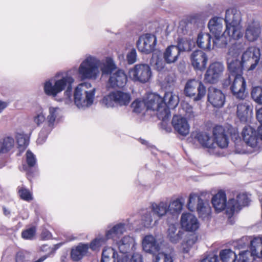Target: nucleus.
Masks as SVG:
<instances>
[{"label":"nucleus","mask_w":262,"mask_h":262,"mask_svg":"<svg viewBox=\"0 0 262 262\" xmlns=\"http://www.w3.org/2000/svg\"><path fill=\"white\" fill-rule=\"evenodd\" d=\"M153 213L150 210H146L143 211L142 215V223L143 226L146 228L151 227L154 220L155 223H156V220L153 216Z\"/></svg>","instance_id":"nucleus-43"},{"label":"nucleus","mask_w":262,"mask_h":262,"mask_svg":"<svg viewBox=\"0 0 262 262\" xmlns=\"http://www.w3.org/2000/svg\"><path fill=\"white\" fill-rule=\"evenodd\" d=\"M208 27L214 37L213 46L219 48L227 43L226 36L228 34H225V31L223 32V19L222 17L215 16L210 19L208 24Z\"/></svg>","instance_id":"nucleus-9"},{"label":"nucleus","mask_w":262,"mask_h":262,"mask_svg":"<svg viewBox=\"0 0 262 262\" xmlns=\"http://www.w3.org/2000/svg\"><path fill=\"white\" fill-rule=\"evenodd\" d=\"M150 210L153 214H156L159 217H162L169 212L168 203L166 202H160L158 204L152 203Z\"/></svg>","instance_id":"nucleus-38"},{"label":"nucleus","mask_w":262,"mask_h":262,"mask_svg":"<svg viewBox=\"0 0 262 262\" xmlns=\"http://www.w3.org/2000/svg\"><path fill=\"white\" fill-rule=\"evenodd\" d=\"M261 31V26L259 22H248L246 25L245 37L250 41H255L259 37Z\"/></svg>","instance_id":"nucleus-25"},{"label":"nucleus","mask_w":262,"mask_h":262,"mask_svg":"<svg viewBox=\"0 0 262 262\" xmlns=\"http://www.w3.org/2000/svg\"><path fill=\"white\" fill-rule=\"evenodd\" d=\"M183 234L184 232L178 227V225L171 224L169 226L167 236L171 243H178L182 239Z\"/></svg>","instance_id":"nucleus-32"},{"label":"nucleus","mask_w":262,"mask_h":262,"mask_svg":"<svg viewBox=\"0 0 262 262\" xmlns=\"http://www.w3.org/2000/svg\"><path fill=\"white\" fill-rule=\"evenodd\" d=\"M181 225L184 230L193 232L199 227V223L196 217L190 213H183L181 217Z\"/></svg>","instance_id":"nucleus-23"},{"label":"nucleus","mask_w":262,"mask_h":262,"mask_svg":"<svg viewBox=\"0 0 262 262\" xmlns=\"http://www.w3.org/2000/svg\"><path fill=\"white\" fill-rule=\"evenodd\" d=\"M130 101L131 96L129 93L116 90L105 95L101 102L103 106L107 108H113L117 106H126Z\"/></svg>","instance_id":"nucleus-8"},{"label":"nucleus","mask_w":262,"mask_h":262,"mask_svg":"<svg viewBox=\"0 0 262 262\" xmlns=\"http://www.w3.org/2000/svg\"><path fill=\"white\" fill-rule=\"evenodd\" d=\"M190 60L194 70L202 71L206 68L208 58L203 51L197 50L191 53Z\"/></svg>","instance_id":"nucleus-21"},{"label":"nucleus","mask_w":262,"mask_h":262,"mask_svg":"<svg viewBox=\"0 0 262 262\" xmlns=\"http://www.w3.org/2000/svg\"><path fill=\"white\" fill-rule=\"evenodd\" d=\"M101 262H129L128 257L126 256L121 257L117 256V258H111V259L101 258Z\"/></svg>","instance_id":"nucleus-58"},{"label":"nucleus","mask_w":262,"mask_h":262,"mask_svg":"<svg viewBox=\"0 0 262 262\" xmlns=\"http://www.w3.org/2000/svg\"><path fill=\"white\" fill-rule=\"evenodd\" d=\"M59 108L52 106L49 107L47 122L45 123L39 134V137L37 140L38 143L42 144L45 141L48 134L53 128L56 119L59 116Z\"/></svg>","instance_id":"nucleus-14"},{"label":"nucleus","mask_w":262,"mask_h":262,"mask_svg":"<svg viewBox=\"0 0 262 262\" xmlns=\"http://www.w3.org/2000/svg\"><path fill=\"white\" fill-rule=\"evenodd\" d=\"M211 203L217 212H220L226 209V212L230 215L233 214L228 206V202H227L226 195L224 191H219L214 195L211 199Z\"/></svg>","instance_id":"nucleus-19"},{"label":"nucleus","mask_w":262,"mask_h":262,"mask_svg":"<svg viewBox=\"0 0 262 262\" xmlns=\"http://www.w3.org/2000/svg\"><path fill=\"white\" fill-rule=\"evenodd\" d=\"M183 204L182 198H178L168 204V211L172 214H179L182 210Z\"/></svg>","instance_id":"nucleus-41"},{"label":"nucleus","mask_w":262,"mask_h":262,"mask_svg":"<svg viewBox=\"0 0 262 262\" xmlns=\"http://www.w3.org/2000/svg\"><path fill=\"white\" fill-rule=\"evenodd\" d=\"M133 111L136 113H141L146 108V100L141 101L135 100L131 104Z\"/></svg>","instance_id":"nucleus-45"},{"label":"nucleus","mask_w":262,"mask_h":262,"mask_svg":"<svg viewBox=\"0 0 262 262\" xmlns=\"http://www.w3.org/2000/svg\"><path fill=\"white\" fill-rule=\"evenodd\" d=\"M95 89L92 88L90 83L85 82L80 83L75 88L74 92V102L75 105L81 110H84L90 107L95 99Z\"/></svg>","instance_id":"nucleus-2"},{"label":"nucleus","mask_w":262,"mask_h":262,"mask_svg":"<svg viewBox=\"0 0 262 262\" xmlns=\"http://www.w3.org/2000/svg\"><path fill=\"white\" fill-rule=\"evenodd\" d=\"M260 49L256 47H250L242 54L241 60L245 70L253 71L257 66L260 57Z\"/></svg>","instance_id":"nucleus-12"},{"label":"nucleus","mask_w":262,"mask_h":262,"mask_svg":"<svg viewBox=\"0 0 262 262\" xmlns=\"http://www.w3.org/2000/svg\"><path fill=\"white\" fill-rule=\"evenodd\" d=\"M180 52L176 46H170L167 47L164 52L163 58L167 63L175 62L178 58Z\"/></svg>","instance_id":"nucleus-34"},{"label":"nucleus","mask_w":262,"mask_h":262,"mask_svg":"<svg viewBox=\"0 0 262 262\" xmlns=\"http://www.w3.org/2000/svg\"><path fill=\"white\" fill-rule=\"evenodd\" d=\"M236 114L242 122L247 121L252 112V106L247 101H242L237 104Z\"/></svg>","instance_id":"nucleus-30"},{"label":"nucleus","mask_w":262,"mask_h":262,"mask_svg":"<svg viewBox=\"0 0 262 262\" xmlns=\"http://www.w3.org/2000/svg\"><path fill=\"white\" fill-rule=\"evenodd\" d=\"M233 81L230 89L233 95L237 99H244L246 97L245 93L246 81L242 75H233L228 76V78L223 82V85L225 87L228 86L232 81Z\"/></svg>","instance_id":"nucleus-11"},{"label":"nucleus","mask_w":262,"mask_h":262,"mask_svg":"<svg viewBox=\"0 0 262 262\" xmlns=\"http://www.w3.org/2000/svg\"><path fill=\"white\" fill-rule=\"evenodd\" d=\"M128 76L135 82L146 83L151 76V71L147 64H137L128 71Z\"/></svg>","instance_id":"nucleus-13"},{"label":"nucleus","mask_w":262,"mask_h":262,"mask_svg":"<svg viewBox=\"0 0 262 262\" xmlns=\"http://www.w3.org/2000/svg\"><path fill=\"white\" fill-rule=\"evenodd\" d=\"M115 244L121 254L119 256L123 257L127 255L126 253L132 249L135 245L134 238L128 235L124 236L119 241H116Z\"/></svg>","instance_id":"nucleus-26"},{"label":"nucleus","mask_w":262,"mask_h":262,"mask_svg":"<svg viewBox=\"0 0 262 262\" xmlns=\"http://www.w3.org/2000/svg\"><path fill=\"white\" fill-rule=\"evenodd\" d=\"M244 48L245 43L239 42H236L229 47L226 56L228 68L231 73L229 76L242 75L243 70L245 69L242 61L238 59L239 55Z\"/></svg>","instance_id":"nucleus-4"},{"label":"nucleus","mask_w":262,"mask_h":262,"mask_svg":"<svg viewBox=\"0 0 262 262\" xmlns=\"http://www.w3.org/2000/svg\"><path fill=\"white\" fill-rule=\"evenodd\" d=\"M163 98V103L165 104V107L173 108L179 103V99L177 95L172 92H167L165 93Z\"/></svg>","instance_id":"nucleus-37"},{"label":"nucleus","mask_w":262,"mask_h":262,"mask_svg":"<svg viewBox=\"0 0 262 262\" xmlns=\"http://www.w3.org/2000/svg\"><path fill=\"white\" fill-rule=\"evenodd\" d=\"M118 255L115 252V250L111 247H105L102 251L101 258L111 259V258H117Z\"/></svg>","instance_id":"nucleus-51"},{"label":"nucleus","mask_w":262,"mask_h":262,"mask_svg":"<svg viewBox=\"0 0 262 262\" xmlns=\"http://www.w3.org/2000/svg\"><path fill=\"white\" fill-rule=\"evenodd\" d=\"M185 24V22L184 21H182L180 24V26L179 27L180 29H181L184 33H186L187 32V29L186 28H183V25Z\"/></svg>","instance_id":"nucleus-64"},{"label":"nucleus","mask_w":262,"mask_h":262,"mask_svg":"<svg viewBox=\"0 0 262 262\" xmlns=\"http://www.w3.org/2000/svg\"><path fill=\"white\" fill-rule=\"evenodd\" d=\"M203 193L201 195L191 193L189 196L187 203L188 208L191 211L195 209L200 217L204 220H208L211 215V208L207 200L202 198Z\"/></svg>","instance_id":"nucleus-6"},{"label":"nucleus","mask_w":262,"mask_h":262,"mask_svg":"<svg viewBox=\"0 0 262 262\" xmlns=\"http://www.w3.org/2000/svg\"><path fill=\"white\" fill-rule=\"evenodd\" d=\"M45 121V116L41 110L39 111L33 117V122L37 125L39 126Z\"/></svg>","instance_id":"nucleus-56"},{"label":"nucleus","mask_w":262,"mask_h":262,"mask_svg":"<svg viewBox=\"0 0 262 262\" xmlns=\"http://www.w3.org/2000/svg\"><path fill=\"white\" fill-rule=\"evenodd\" d=\"M108 239L105 234H99L89 244V248L93 251H99L100 248L106 244Z\"/></svg>","instance_id":"nucleus-39"},{"label":"nucleus","mask_w":262,"mask_h":262,"mask_svg":"<svg viewBox=\"0 0 262 262\" xmlns=\"http://www.w3.org/2000/svg\"><path fill=\"white\" fill-rule=\"evenodd\" d=\"M18 148L19 150H24L28 145L29 140L26 135L17 134L16 136Z\"/></svg>","instance_id":"nucleus-48"},{"label":"nucleus","mask_w":262,"mask_h":262,"mask_svg":"<svg viewBox=\"0 0 262 262\" xmlns=\"http://www.w3.org/2000/svg\"><path fill=\"white\" fill-rule=\"evenodd\" d=\"M243 140L246 144L253 149L249 150L248 152H253L258 149L257 146V138L256 130L250 126H246L243 130Z\"/></svg>","instance_id":"nucleus-20"},{"label":"nucleus","mask_w":262,"mask_h":262,"mask_svg":"<svg viewBox=\"0 0 262 262\" xmlns=\"http://www.w3.org/2000/svg\"><path fill=\"white\" fill-rule=\"evenodd\" d=\"M36 234V229L32 227L24 230L21 233V237L25 239H33Z\"/></svg>","instance_id":"nucleus-52"},{"label":"nucleus","mask_w":262,"mask_h":262,"mask_svg":"<svg viewBox=\"0 0 262 262\" xmlns=\"http://www.w3.org/2000/svg\"><path fill=\"white\" fill-rule=\"evenodd\" d=\"M30 259V255L27 251H19L15 256V262H28Z\"/></svg>","instance_id":"nucleus-49"},{"label":"nucleus","mask_w":262,"mask_h":262,"mask_svg":"<svg viewBox=\"0 0 262 262\" xmlns=\"http://www.w3.org/2000/svg\"><path fill=\"white\" fill-rule=\"evenodd\" d=\"M156 44V36L150 34L142 35L137 43L139 51L145 54H149L154 51Z\"/></svg>","instance_id":"nucleus-18"},{"label":"nucleus","mask_w":262,"mask_h":262,"mask_svg":"<svg viewBox=\"0 0 262 262\" xmlns=\"http://www.w3.org/2000/svg\"><path fill=\"white\" fill-rule=\"evenodd\" d=\"M201 262H220L218 257L214 254H210L203 258Z\"/></svg>","instance_id":"nucleus-60"},{"label":"nucleus","mask_w":262,"mask_h":262,"mask_svg":"<svg viewBox=\"0 0 262 262\" xmlns=\"http://www.w3.org/2000/svg\"><path fill=\"white\" fill-rule=\"evenodd\" d=\"M152 262H173L171 255L164 250L156 254Z\"/></svg>","instance_id":"nucleus-46"},{"label":"nucleus","mask_w":262,"mask_h":262,"mask_svg":"<svg viewBox=\"0 0 262 262\" xmlns=\"http://www.w3.org/2000/svg\"><path fill=\"white\" fill-rule=\"evenodd\" d=\"M18 193L21 199L24 200L30 201L33 199L32 193L25 188H20L18 190Z\"/></svg>","instance_id":"nucleus-53"},{"label":"nucleus","mask_w":262,"mask_h":262,"mask_svg":"<svg viewBox=\"0 0 262 262\" xmlns=\"http://www.w3.org/2000/svg\"><path fill=\"white\" fill-rule=\"evenodd\" d=\"M220 256L222 262H234L236 258L234 252L229 249L221 250Z\"/></svg>","instance_id":"nucleus-44"},{"label":"nucleus","mask_w":262,"mask_h":262,"mask_svg":"<svg viewBox=\"0 0 262 262\" xmlns=\"http://www.w3.org/2000/svg\"><path fill=\"white\" fill-rule=\"evenodd\" d=\"M194 138L203 147L208 148L212 154L218 153L217 151H214L215 149V144L213 138L207 133L199 132Z\"/></svg>","instance_id":"nucleus-28"},{"label":"nucleus","mask_w":262,"mask_h":262,"mask_svg":"<svg viewBox=\"0 0 262 262\" xmlns=\"http://www.w3.org/2000/svg\"><path fill=\"white\" fill-rule=\"evenodd\" d=\"M146 100V109L155 112L158 118L163 121H167L170 116L169 109L165 107L163 98L158 94H150Z\"/></svg>","instance_id":"nucleus-7"},{"label":"nucleus","mask_w":262,"mask_h":262,"mask_svg":"<svg viewBox=\"0 0 262 262\" xmlns=\"http://www.w3.org/2000/svg\"><path fill=\"white\" fill-rule=\"evenodd\" d=\"M127 81V76L124 72L119 70L111 75L108 83L113 88H122L126 85Z\"/></svg>","instance_id":"nucleus-29"},{"label":"nucleus","mask_w":262,"mask_h":262,"mask_svg":"<svg viewBox=\"0 0 262 262\" xmlns=\"http://www.w3.org/2000/svg\"><path fill=\"white\" fill-rule=\"evenodd\" d=\"M251 95L255 102L262 104V87L256 86L253 88L251 91Z\"/></svg>","instance_id":"nucleus-47"},{"label":"nucleus","mask_w":262,"mask_h":262,"mask_svg":"<svg viewBox=\"0 0 262 262\" xmlns=\"http://www.w3.org/2000/svg\"><path fill=\"white\" fill-rule=\"evenodd\" d=\"M117 67L114 60L111 57H106L104 60L100 61L99 68L102 74H110Z\"/></svg>","instance_id":"nucleus-36"},{"label":"nucleus","mask_w":262,"mask_h":262,"mask_svg":"<svg viewBox=\"0 0 262 262\" xmlns=\"http://www.w3.org/2000/svg\"><path fill=\"white\" fill-rule=\"evenodd\" d=\"M14 139L10 136L4 137L0 141V154L10 151L14 146Z\"/></svg>","instance_id":"nucleus-40"},{"label":"nucleus","mask_w":262,"mask_h":262,"mask_svg":"<svg viewBox=\"0 0 262 262\" xmlns=\"http://www.w3.org/2000/svg\"><path fill=\"white\" fill-rule=\"evenodd\" d=\"M228 134L233 136L235 138L238 136L237 130L231 126L227 125L226 127L216 126L213 130V142L215 144V148L219 147L224 148L227 147L229 143ZM214 151H217L216 149Z\"/></svg>","instance_id":"nucleus-10"},{"label":"nucleus","mask_w":262,"mask_h":262,"mask_svg":"<svg viewBox=\"0 0 262 262\" xmlns=\"http://www.w3.org/2000/svg\"><path fill=\"white\" fill-rule=\"evenodd\" d=\"M250 200L247 194L245 193L238 194L236 199H231L228 201V206L233 214L235 211H237L241 208L248 205Z\"/></svg>","instance_id":"nucleus-27"},{"label":"nucleus","mask_w":262,"mask_h":262,"mask_svg":"<svg viewBox=\"0 0 262 262\" xmlns=\"http://www.w3.org/2000/svg\"><path fill=\"white\" fill-rule=\"evenodd\" d=\"M125 230V224L119 223L114 225L111 229L107 230L105 232V236L109 239H112L115 242L116 239L123 234Z\"/></svg>","instance_id":"nucleus-35"},{"label":"nucleus","mask_w":262,"mask_h":262,"mask_svg":"<svg viewBox=\"0 0 262 262\" xmlns=\"http://www.w3.org/2000/svg\"><path fill=\"white\" fill-rule=\"evenodd\" d=\"M208 101L214 107L220 108L225 102L226 97L222 91L213 87L208 89Z\"/></svg>","instance_id":"nucleus-22"},{"label":"nucleus","mask_w":262,"mask_h":262,"mask_svg":"<svg viewBox=\"0 0 262 262\" xmlns=\"http://www.w3.org/2000/svg\"><path fill=\"white\" fill-rule=\"evenodd\" d=\"M165 61L162 58V55L159 53H154L151 59L150 62L152 66L158 71H162L165 67Z\"/></svg>","instance_id":"nucleus-42"},{"label":"nucleus","mask_w":262,"mask_h":262,"mask_svg":"<svg viewBox=\"0 0 262 262\" xmlns=\"http://www.w3.org/2000/svg\"><path fill=\"white\" fill-rule=\"evenodd\" d=\"M211 37L210 35L207 33H200L198 34L196 43L198 46L204 50H210L213 49L214 47H217L216 46H213L211 43Z\"/></svg>","instance_id":"nucleus-33"},{"label":"nucleus","mask_w":262,"mask_h":262,"mask_svg":"<svg viewBox=\"0 0 262 262\" xmlns=\"http://www.w3.org/2000/svg\"><path fill=\"white\" fill-rule=\"evenodd\" d=\"M74 82V79L68 73H57L53 78L44 83V92L48 96L55 97L62 91L66 90L64 93V96L71 100Z\"/></svg>","instance_id":"nucleus-1"},{"label":"nucleus","mask_w":262,"mask_h":262,"mask_svg":"<svg viewBox=\"0 0 262 262\" xmlns=\"http://www.w3.org/2000/svg\"><path fill=\"white\" fill-rule=\"evenodd\" d=\"M176 46L179 49L180 52L189 49L188 40L185 38H179L177 46Z\"/></svg>","instance_id":"nucleus-55"},{"label":"nucleus","mask_w":262,"mask_h":262,"mask_svg":"<svg viewBox=\"0 0 262 262\" xmlns=\"http://www.w3.org/2000/svg\"><path fill=\"white\" fill-rule=\"evenodd\" d=\"M196 241V237L193 236H190L182 244V250L184 253H188L191 247Z\"/></svg>","instance_id":"nucleus-50"},{"label":"nucleus","mask_w":262,"mask_h":262,"mask_svg":"<svg viewBox=\"0 0 262 262\" xmlns=\"http://www.w3.org/2000/svg\"><path fill=\"white\" fill-rule=\"evenodd\" d=\"M185 93L186 96L189 97H193V100L197 101L204 97L206 93V90L201 81L191 79L186 84Z\"/></svg>","instance_id":"nucleus-15"},{"label":"nucleus","mask_w":262,"mask_h":262,"mask_svg":"<svg viewBox=\"0 0 262 262\" xmlns=\"http://www.w3.org/2000/svg\"><path fill=\"white\" fill-rule=\"evenodd\" d=\"M256 118L257 120L262 125V107L257 110Z\"/></svg>","instance_id":"nucleus-62"},{"label":"nucleus","mask_w":262,"mask_h":262,"mask_svg":"<svg viewBox=\"0 0 262 262\" xmlns=\"http://www.w3.org/2000/svg\"><path fill=\"white\" fill-rule=\"evenodd\" d=\"M226 23L225 34L234 39H238L243 36L242 32V15L237 9L231 8L226 10L224 19Z\"/></svg>","instance_id":"nucleus-3"},{"label":"nucleus","mask_w":262,"mask_h":262,"mask_svg":"<svg viewBox=\"0 0 262 262\" xmlns=\"http://www.w3.org/2000/svg\"><path fill=\"white\" fill-rule=\"evenodd\" d=\"M224 66L220 62H214L210 64L207 70L204 80L206 82L214 83L217 82L223 75Z\"/></svg>","instance_id":"nucleus-17"},{"label":"nucleus","mask_w":262,"mask_h":262,"mask_svg":"<svg viewBox=\"0 0 262 262\" xmlns=\"http://www.w3.org/2000/svg\"><path fill=\"white\" fill-rule=\"evenodd\" d=\"M27 162L29 167L34 166L36 163L35 156L30 151L28 150L26 153Z\"/></svg>","instance_id":"nucleus-57"},{"label":"nucleus","mask_w":262,"mask_h":262,"mask_svg":"<svg viewBox=\"0 0 262 262\" xmlns=\"http://www.w3.org/2000/svg\"><path fill=\"white\" fill-rule=\"evenodd\" d=\"M130 262H142V256L139 253H134L130 260Z\"/></svg>","instance_id":"nucleus-61"},{"label":"nucleus","mask_w":262,"mask_h":262,"mask_svg":"<svg viewBox=\"0 0 262 262\" xmlns=\"http://www.w3.org/2000/svg\"><path fill=\"white\" fill-rule=\"evenodd\" d=\"M172 124L174 130L179 135L183 136L188 135L190 126L185 118L181 116H174L172 120Z\"/></svg>","instance_id":"nucleus-24"},{"label":"nucleus","mask_w":262,"mask_h":262,"mask_svg":"<svg viewBox=\"0 0 262 262\" xmlns=\"http://www.w3.org/2000/svg\"><path fill=\"white\" fill-rule=\"evenodd\" d=\"M8 104L6 102L0 100V113H1L5 108H6Z\"/></svg>","instance_id":"nucleus-63"},{"label":"nucleus","mask_w":262,"mask_h":262,"mask_svg":"<svg viewBox=\"0 0 262 262\" xmlns=\"http://www.w3.org/2000/svg\"><path fill=\"white\" fill-rule=\"evenodd\" d=\"M100 60L97 57L88 55L81 62L78 69L80 78L84 79H96L99 76Z\"/></svg>","instance_id":"nucleus-5"},{"label":"nucleus","mask_w":262,"mask_h":262,"mask_svg":"<svg viewBox=\"0 0 262 262\" xmlns=\"http://www.w3.org/2000/svg\"><path fill=\"white\" fill-rule=\"evenodd\" d=\"M127 60L129 64H133L137 60V54L136 51L135 49H132L127 54Z\"/></svg>","instance_id":"nucleus-59"},{"label":"nucleus","mask_w":262,"mask_h":262,"mask_svg":"<svg viewBox=\"0 0 262 262\" xmlns=\"http://www.w3.org/2000/svg\"><path fill=\"white\" fill-rule=\"evenodd\" d=\"M182 110L185 112V115L188 119H191L195 117L192 106L187 103H184L182 105Z\"/></svg>","instance_id":"nucleus-54"},{"label":"nucleus","mask_w":262,"mask_h":262,"mask_svg":"<svg viewBox=\"0 0 262 262\" xmlns=\"http://www.w3.org/2000/svg\"><path fill=\"white\" fill-rule=\"evenodd\" d=\"M142 245L145 252L152 254H158L164 250L163 242L160 239H157L150 234L143 237Z\"/></svg>","instance_id":"nucleus-16"},{"label":"nucleus","mask_w":262,"mask_h":262,"mask_svg":"<svg viewBox=\"0 0 262 262\" xmlns=\"http://www.w3.org/2000/svg\"><path fill=\"white\" fill-rule=\"evenodd\" d=\"M89 249L88 244H79L71 250V256L72 259L74 261L79 260L88 253Z\"/></svg>","instance_id":"nucleus-31"}]
</instances>
